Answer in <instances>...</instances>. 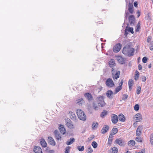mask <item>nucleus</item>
Listing matches in <instances>:
<instances>
[{
  "label": "nucleus",
  "mask_w": 153,
  "mask_h": 153,
  "mask_svg": "<svg viewBox=\"0 0 153 153\" xmlns=\"http://www.w3.org/2000/svg\"><path fill=\"white\" fill-rule=\"evenodd\" d=\"M123 79H122L121 80V82L119 84V86H121V87H122V85H123Z\"/></svg>",
  "instance_id": "obj_55"
},
{
  "label": "nucleus",
  "mask_w": 153,
  "mask_h": 153,
  "mask_svg": "<svg viewBox=\"0 0 153 153\" xmlns=\"http://www.w3.org/2000/svg\"><path fill=\"white\" fill-rule=\"evenodd\" d=\"M147 60V58L146 57H144L142 59V61L143 63H146Z\"/></svg>",
  "instance_id": "obj_50"
},
{
  "label": "nucleus",
  "mask_w": 153,
  "mask_h": 153,
  "mask_svg": "<svg viewBox=\"0 0 153 153\" xmlns=\"http://www.w3.org/2000/svg\"><path fill=\"white\" fill-rule=\"evenodd\" d=\"M126 153H130V152L128 151L127 152H126Z\"/></svg>",
  "instance_id": "obj_63"
},
{
  "label": "nucleus",
  "mask_w": 153,
  "mask_h": 153,
  "mask_svg": "<svg viewBox=\"0 0 153 153\" xmlns=\"http://www.w3.org/2000/svg\"><path fill=\"white\" fill-rule=\"evenodd\" d=\"M133 80L132 79H129L128 82V86H129V88L130 90L131 89V87L133 85Z\"/></svg>",
  "instance_id": "obj_29"
},
{
  "label": "nucleus",
  "mask_w": 153,
  "mask_h": 153,
  "mask_svg": "<svg viewBox=\"0 0 153 153\" xmlns=\"http://www.w3.org/2000/svg\"><path fill=\"white\" fill-rule=\"evenodd\" d=\"M76 114L78 118L81 120L85 121L86 120V115L82 110L78 109L76 111Z\"/></svg>",
  "instance_id": "obj_2"
},
{
  "label": "nucleus",
  "mask_w": 153,
  "mask_h": 153,
  "mask_svg": "<svg viewBox=\"0 0 153 153\" xmlns=\"http://www.w3.org/2000/svg\"><path fill=\"white\" fill-rule=\"evenodd\" d=\"M93 136H92L88 138V140L90 141V140H92L93 139Z\"/></svg>",
  "instance_id": "obj_59"
},
{
  "label": "nucleus",
  "mask_w": 153,
  "mask_h": 153,
  "mask_svg": "<svg viewBox=\"0 0 153 153\" xmlns=\"http://www.w3.org/2000/svg\"><path fill=\"white\" fill-rule=\"evenodd\" d=\"M54 134L57 139L58 140L61 139V135L59 134L57 130H55L54 131Z\"/></svg>",
  "instance_id": "obj_20"
},
{
  "label": "nucleus",
  "mask_w": 153,
  "mask_h": 153,
  "mask_svg": "<svg viewBox=\"0 0 153 153\" xmlns=\"http://www.w3.org/2000/svg\"><path fill=\"white\" fill-rule=\"evenodd\" d=\"M117 60L118 62L121 64H123L125 63V60L122 57L120 56H117L116 57Z\"/></svg>",
  "instance_id": "obj_16"
},
{
  "label": "nucleus",
  "mask_w": 153,
  "mask_h": 153,
  "mask_svg": "<svg viewBox=\"0 0 153 153\" xmlns=\"http://www.w3.org/2000/svg\"><path fill=\"white\" fill-rule=\"evenodd\" d=\"M129 14V13L128 12H126V16H125V17L126 18H127V17L128 16V15Z\"/></svg>",
  "instance_id": "obj_58"
},
{
  "label": "nucleus",
  "mask_w": 153,
  "mask_h": 153,
  "mask_svg": "<svg viewBox=\"0 0 153 153\" xmlns=\"http://www.w3.org/2000/svg\"><path fill=\"white\" fill-rule=\"evenodd\" d=\"M146 77L145 76H143L142 77V81L143 82H145L146 81Z\"/></svg>",
  "instance_id": "obj_52"
},
{
  "label": "nucleus",
  "mask_w": 153,
  "mask_h": 153,
  "mask_svg": "<svg viewBox=\"0 0 153 153\" xmlns=\"http://www.w3.org/2000/svg\"><path fill=\"white\" fill-rule=\"evenodd\" d=\"M109 64L110 67H112L115 66V64L114 60L113 59H111L109 61Z\"/></svg>",
  "instance_id": "obj_24"
},
{
  "label": "nucleus",
  "mask_w": 153,
  "mask_h": 153,
  "mask_svg": "<svg viewBox=\"0 0 153 153\" xmlns=\"http://www.w3.org/2000/svg\"><path fill=\"white\" fill-rule=\"evenodd\" d=\"M140 25L139 24V23H138L137 26V29L136 30V31H138L139 30V29H140Z\"/></svg>",
  "instance_id": "obj_54"
},
{
  "label": "nucleus",
  "mask_w": 153,
  "mask_h": 153,
  "mask_svg": "<svg viewBox=\"0 0 153 153\" xmlns=\"http://www.w3.org/2000/svg\"><path fill=\"white\" fill-rule=\"evenodd\" d=\"M137 123H134L133 124L134 125V126H135L136 125Z\"/></svg>",
  "instance_id": "obj_64"
},
{
  "label": "nucleus",
  "mask_w": 153,
  "mask_h": 153,
  "mask_svg": "<svg viewBox=\"0 0 153 153\" xmlns=\"http://www.w3.org/2000/svg\"><path fill=\"white\" fill-rule=\"evenodd\" d=\"M93 107L94 108L95 110H97L99 108V107H100L99 105H97V104L95 102H94L93 104Z\"/></svg>",
  "instance_id": "obj_30"
},
{
  "label": "nucleus",
  "mask_w": 153,
  "mask_h": 153,
  "mask_svg": "<svg viewBox=\"0 0 153 153\" xmlns=\"http://www.w3.org/2000/svg\"><path fill=\"white\" fill-rule=\"evenodd\" d=\"M150 141L151 145L153 146V134H151L150 136Z\"/></svg>",
  "instance_id": "obj_37"
},
{
  "label": "nucleus",
  "mask_w": 153,
  "mask_h": 153,
  "mask_svg": "<svg viewBox=\"0 0 153 153\" xmlns=\"http://www.w3.org/2000/svg\"><path fill=\"white\" fill-rule=\"evenodd\" d=\"M60 132L62 134H65L66 132V130L63 125H60L59 128Z\"/></svg>",
  "instance_id": "obj_12"
},
{
  "label": "nucleus",
  "mask_w": 153,
  "mask_h": 153,
  "mask_svg": "<svg viewBox=\"0 0 153 153\" xmlns=\"http://www.w3.org/2000/svg\"><path fill=\"white\" fill-rule=\"evenodd\" d=\"M40 143L42 146L44 147H45L47 146V143L44 139H41Z\"/></svg>",
  "instance_id": "obj_21"
},
{
  "label": "nucleus",
  "mask_w": 153,
  "mask_h": 153,
  "mask_svg": "<svg viewBox=\"0 0 153 153\" xmlns=\"http://www.w3.org/2000/svg\"><path fill=\"white\" fill-rule=\"evenodd\" d=\"M135 144V141L134 140H131L128 141V145L129 146H134Z\"/></svg>",
  "instance_id": "obj_32"
},
{
  "label": "nucleus",
  "mask_w": 153,
  "mask_h": 153,
  "mask_svg": "<svg viewBox=\"0 0 153 153\" xmlns=\"http://www.w3.org/2000/svg\"><path fill=\"white\" fill-rule=\"evenodd\" d=\"M143 128L142 126H139L136 131V135L137 136H140L142 134V131Z\"/></svg>",
  "instance_id": "obj_7"
},
{
  "label": "nucleus",
  "mask_w": 153,
  "mask_h": 153,
  "mask_svg": "<svg viewBox=\"0 0 153 153\" xmlns=\"http://www.w3.org/2000/svg\"><path fill=\"white\" fill-rule=\"evenodd\" d=\"M133 6L132 4L130 3L128 4V10L130 13H132L133 12Z\"/></svg>",
  "instance_id": "obj_23"
},
{
  "label": "nucleus",
  "mask_w": 153,
  "mask_h": 153,
  "mask_svg": "<svg viewBox=\"0 0 153 153\" xmlns=\"http://www.w3.org/2000/svg\"><path fill=\"white\" fill-rule=\"evenodd\" d=\"M134 109L135 111H138L139 109V106L138 105L136 104L134 107Z\"/></svg>",
  "instance_id": "obj_45"
},
{
  "label": "nucleus",
  "mask_w": 153,
  "mask_h": 153,
  "mask_svg": "<svg viewBox=\"0 0 153 153\" xmlns=\"http://www.w3.org/2000/svg\"><path fill=\"white\" fill-rule=\"evenodd\" d=\"M151 67V64H150L149 65H148V67L149 68H150Z\"/></svg>",
  "instance_id": "obj_62"
},
{
  "label": "nucleus",
  "mask_w": 153,
  "mask_h": 153,
  "mask_svg": "<svg viewBox=\"0 0 153 153\" xmlns=\"http://www.w3.org/2000/svg\"><path fill=\"white\" fill-rule=\"evenodd\" d=\"M112 77L114 80L117 79L119 77L120 75V72L119 71H115V70L112 68Z\"/></svg>",
  "instance_id": "obj_4"
},
{
  "label": "nucleus",
  "mask_w": 153,
  "mask_h": 153,
  "mask_svg": "<svg viewBox=\"0 0 153 153\" xmlns=\"http://www.w3.org/2000/svg\"><path fill=\"white\" fill-rule=\"evenodd\" d=\"M134 6L135 7H137V2H135L134 3Z\"/></svg>",
  "instance_id": "obj_60"
},
{
  "label": "nucleus",
  "mask_w": 153,
  "mask_h": 153,
  "mask_svg": "<svg viewBox=\"0 0 153 153\" xmlns=\"http://www.w3.org/2000/svg\"><path fill=\"white\" fill-rule=\"evenodd\" d=\"M128 96L127 94H124L123 95V97L122 98V100H125L127 99V98H128Z\"/></svg>",
  "instance_id": "obj_49"
},
{
  "label": "nucleus",
  "mask_w": 153,
  "mask_h": 153,
  "mask_svg": "<svg viewBox=\"0 0 153 153\" xmlns=\"http://www.w3.org/2000/svg\"><path fill=\"white\" fill-rule=\"evenodd\" d=\"M134 119L136 122H140L142 120V116L140 113H137L134 117Z\"/></svg>",
  "instance_id": "obj_6"
},
{
  "label": "nucleus",
  "mask_w": 153,
  "mask_h": 153,
  "mask_svg": "<svg viewBox=\"0 0 153 153\" xmlns=\"http://www.w3.org/2000/svg\"><path fill=\"white\" fill-rule=\"evenodd\" d=\"M107 111L105 110H104L102 112L101 114V117L102 118L106 116L107 114Z\"/></svg>",
  "instance_id": "obj_35"
},
{
  "label": "nucleus",
  "mask_w": 153,
  "mask_h": 153,
  "mask_svg": "<svg viewBox=\"0 0 153 153\" xmlns=\"http://www.w3.org/2000/svg\"><path fill=\"white\" fill-rule=\"evenodd\" d=\"M128 19L130 24L131 25H133L135 22V18L134 16L133 15L130 16Z\"/></svg>",
  "instance_id": "obj_19"
},
{
  "label": "nucleus",
  "mask_w": 153,
  "mask_h": 153,
  "mask_svg": "<svg viewBox=\"0 0 153 153\" xmlns=\"http://www.w3.org/2000/svg\"><path fill=\"white\" fill-rule=\"evenodd\" d=\"M128 27H126L125 30V35H127L128 34Z\"/></svg>",
  "instance_id": "obj_53"
},
{
  "label": "nucleus",
  "mask_w": 153,
  "mask_h": 153,
  "mask_svg": "<svg viewBox=\"0 0 153 153\" xmlns=\"http://www.w3.org/2000/svg\"><path fill=\"white\" fill-rule=\"evenodd\" d=\"M121 45L120 43H118L115 45L113 48V51L114 52H118L121 48Z\"/></svg>",
  "instance_id": "obj_8"
},
{
  "label": "nucleus",
  "mask_w": 153,
  "mask_h": 153,
  "mask_svg": "<svg viewBox=\"0 0 153 153\" xmlns=\"http://www.w3.org/2000/svg\"><path fill=\"white\" fill-rule=\"evenodd\" d=\"M109 128V127L108 126L105 125L102 128L101 130V133H105L108 130Z\"/></svg>",
  "instance_id": "obj_17"
},
{
  "label": "nucleus",
  "mask_w": 153,
  "mask_h": 153,
  "mask_svg": "<svg viewBox=\"0 0 153 153\" xmlns=\"http://www.w3.org/2000/svg\"><path fill=\"white\" fill-rule=\"evenodd\" d=\"M128 32H130L131 33H134L133 29L132 27H128Z\"/></svg>",
  "instance_id": "obj_43"
},
{
  "label": "nucleus",
  "mask_w": 153,
  "mask_h": 153,
  "mask_svg": "<svg viewBox=\"0 0 153 153\" xmlns=\"http://www.w3.org/2000/svg\"><path fill=\"white\" fill-rule=\"evenodd\" d=\"M122 88V87L121 86H119L117 87L115 89V94L117 93L118 92L120 91V90H121Z\"/></svg>",
  "instance_id": "obj_36"
},
{
  "label": "nucleus",
  "mask_w": 153,
  "mask_h": 153,
  "mask_svg": "<svg viewBox=\"0 0 153 153\" xmlns=\"http://www.w3.org/2000/svg\"><path fill=\"white\" fill-rule=\"evenodd\" d=\"M85 97L89 101H91L93 100V98L91 94L87 93L85 94Z\"/></svg>",
  "instance_id": "obj_18"
},
{
  "label": "nucleus",
  "mask_w": 153,
  "mask_h": 153,
  "mask_svg": "<svg viewBox=\"0 0 153 153\" xmlns=\"http://www.w3.org/2000/svg\"><path fill=\"white\" fill-rule=\"evenodd\" d=\"M118 131V129L117 128H114L112 130V132L111 134H112L113 135L117 133Z\"/></svg>",
  "instance_id": "obj_34"
},
{
  "label": "nucleus",
  "mask_w": 153,
  "mask_h": 153,
  "mask_svg": "<svg viewBox=\"0 0 153 153\" xmlns=\"http://www.w3.org/2000/svg\"><path fill=\"white\" fill-rule=\"evenodd\" d=\"M70 147L68 146L65 149V153H69L70 152Z\"/></svg>",
  "instance_id": "obj_44"
},
{
  "label": "nucleus",
  "mask_w": 153,
  "mask_h": 153,
  "mask_svg": "<svg viewBox=\"0 0 153 153\" xmlns=\"http://www.w3.org/2000/svg\"><path fill=\"white\" fill-rule=\"evenodd\" d=\"M69 114H70V117L71 119L73 120L76 119V117L74 112L71 111L69 112Z\"/></svg>",
  "instance_id": "obj_25"
},
{
  "label": "nucleus",
  "mask_w": 153,
  "mask_h": 153,
  "mask_svg": "<svg viewBox=\"0 0 153 153\" xmlns=\"http://www.w3.org/2000/svg\"><path fill=\"white\" fill-rule=\"evenodd\" d=\"M113 135L112 134H110L108 139V142L110 143V142H111L112 140V138Z\"/></svg>",
  "instance_id": "obj_38"
},
{
  "label": "nucleus",
  "mask_w": 153,
  "mask_h": 153,
  "mask_svg": "<svg viewBox=\"0 0 153 153\" xmlns=\"http://www.w3.org/2000/svg\"><path fill=\"white\" fill-rule=\"evenodd\" d=\"M143 151H144L143 150V151H142L141 152H136L135 153H144V152H143Z\"/></svg>",
  "instance_id": "obj_61"
},
{
  "label": "nucleus",
  "mask_w": 153,
  "mask_h": 153,
  "mask_svg": "<svg viewBox=\"0 0 153 153\" xmlns=\"http://www.w3.org/2000/svg\"><path fill=\"white\" fill-rule=\"evenodd\" d=\"M46 152L47 153H54V151L53 150H49L47 149L46 150Z\"/></svg>",
  "instance_id": "obj_48"
},
{
  "label": "nucleus",
  "mask_w": 153,
  "mask_h": 153,
  "mask_svg": "<svg viewBox=\"0 0 153 153\" xmlns=\"http://www.w3.org/2000/svg\"><path fill=\"white\" fill-rule=\"evenodd\" d=\"M139 75V72L138 71H136L135 72V76L134 77V79L136 81L138 79Z\"/></svg>",
  "instance_id": "obj_33"
},
{
  "label": "nucleus",
  "mask_w": 153,
  "mask_h": 153,
  "mask_svg": "<svg viewBox=\"0 0 153 153\" xmlns=\"http://www.w3.org/2000/svg\"><path fill=\"white\" fill-rule=\"evenodd\" d=\"M75 141V139L74 138H71L66 142V144L69 145L72 144Z\"/></svg>",
  "instance_id": "obj_22"
},
{
  "label": "nucleus",
  "mask_w": 153,
  "mask_h": 153,
  "mask_svg": "<svg viewBox=\"0 0 153 153\" xmlns=\"http://www.w3.org/2000/svg\"><path fill=\"white\" fill-rule=\"evenodd\" d=\"M118 149L116 147L112 148L110 150V153H117Z\"/></svg>",
  "instance_id": "obj_28"
},
{
  "label": "nucleus",
  "mask_w": 153,
  "mask_h": 153,
  "mask_svg": "<svg viewBox=\"0 0 153 153\" xmlns=\"http://www.w3.org/2000/svg\"><path fill=\"white\" fill-rule=\"evenodd\" d=\"M141 88L140 87H138L137 88V94H139L140 93V91H141Z\"/></svg>",
  "instance_id": "obj_47"
},
{
  "label": "nucleus",
  "mask_w": 153,
  "mask_h": 153,
  "mask_svg": "<svg viewBox=\"0 0 153 153\" xmlns=\"http://www.w3.org/2000/svg\"><path fill=\"white\" fill-rule=\"evenodd\" d=\"M135 140L136 141L138 142H141L142 141V139L140 136H137Z\"/></svg>",
  "instance_id": "obj_42"
},
{
  "label": "nucleus",
  "mask_w": 153,
  "mask_h": 153,
  "mask_svg": "<svg viewBox=\"0 0 153 153\" xmlns=\"http://www.w3.org/2000/svg\"><path fill=\"white\" fill-rule=\"evenodd\" d=\"M96 100L99 106L103 107L105 105V103L103 100V96H99L97 98Z\"/></svg>",
  "instance_id": "obj_3"
},
{
  "label": "nucleus",
  "mask_w": 153,
  "mask_h": 153,
  "mask_svg": "<svg viewBox=\"0 0 153 153\" xmlns=\"http://www.w3.org/2000/svg\"><path fill=\"white\" fill-rule=\"evenodd\" d=\"M116 143L121 146H123L125 144L124 140L120 138L117 139L115 140Z\"/></svg>",
  "instance_id": "obj_10"
},
{
  "label": "nucleus",
  "mask_w": 153,
  "mask_h": 153,
  "mask_svg": "<svg viewBox=\"0 0 153 153\" xmlns=\"http://www.w3.org/2000/svg\"><path fill=\"white\" fill-rule=\"evenodd\" d=\"M77 149L80 151H82L84 149V148L83 146H78L77 147Z\"/></svg>",
  "instance_id": "obj_41"
},
{
  "label": "nucleus",
  "mask_w": 153,
  "mask_h": 153,
  "mask_svg": "<svg viewBox=\"0 0 153 153\" xmlns=\"http://www.w3.org/2000/svg\"><path fill=\"white\" fill-rule=\"evenodd\" d=\"M106 86L109 87H112L114 85V82L111 78L107 79L105 83Z\"/></svg>",
  "instance_id": "obj_5"
},
{
  "label": "nucleus",
  "mask_w": 153,
  "mask_h": 153,
  "mask_svg": "<svg viewBox=\"0 0 153 153\" xmlns=\"http://www.w3.org/2000/svg\"><path fill=\"white\" fill-rule=\"evenodd\" d=\"M66 125L69 128L73 129L74 128V126L73 123L70 120L66 121Z\"/></svg>",
  "instance_id": "obj_9"
},
{
  "label": "nucleus",
  "mask_w": 153,
  "mask_h": 153,
  "mask_svg": "<svg viewBox=\"0 0 153 153\" xmlns=\"http://www.w3.org/2000/svg\"><path fill=\"white\" fill-rule=\"evenodd\" d=\"M134 50L129 45H126L123 50V53L128 56L133 55Z\"/></svg>",
  "instance_id": "obj_1"
},
{
  "label": "nucleus",
  "mask_w": 153,
  "mask_h": 153,
  "mask_svg": "<svg viewBox=\"0 0 153 153\" xmlns=\"http://www.w3.org/2000/svg\"><path fill=\"white\" fill-rule=\"evenodd\" d=\"M76 101L77 103L79 105H82L84 103V101L82 98L79 99Z\"/></svg>",
  "instance_id": "obj_26"
},
{
  "label": "nucleus",
  "mask_w": 153,
  "mask_h": 153,
  "mask_svg": "<svg viewBox=\"0 0 153 153\" xmlns=\"http://www.w3.org/2000/svg\"><path fill=\"white\" fill-rule=\"evenodd\" d=\"M88 153H91L93 152V150L91 147L90 146L89 147L87 150Z\"/></svg>",
  "instance_id": "obj_46"
},
{
  "label": "nucleus",
  "mask_w": 153,
  "mask_h": 153,
  "mask_svg": "<svg viewBox=\"0 0 153 153\" xmlns=\"http://www.w3.org/2000/svg\"><path fill=\"white\" fill-rule=\"evenodd\" d=\"M137 17H138L140 16V12L139 11H138L137 12Z\"/></svg>",
  "instance_id": "obj_56"
},
{
  "label": "nucleus",
  "mask_w": 153,
  "mask_h": 153,
  "mask_svg": "<svg viewBox=\"0 0 153 153\" xmlns=\"http://www.w3.org/2000/svg\"><path fill=\"white\" fill-rule=\"evenodd\" d=\"M34 152L35 153H42V149L39 146H36L34 148Z\"/></svg>",
  "instance_id": "obj_14"
},
{
  "label": "nucleus",
  "mask_w": 153,
  "mask_h": 153,
  "mask_svg": "<svg viewBox=\"0 0 153 153\" xmlns=\"http://www.w3.org/2000/svg\"><path fill=\"white\" fill-rule=\"evenodd\" d=\"M152 37L151 36H149L148 37L147 39V42L148 43H149L150 42H151L150 41L151 40Z\"/></svg>",
  "instance_id": "obj_51"
},
{
  "label": "nucleus",
  "mask_w": 153,
  "mask_h": 153,
  "mask_svg": "<svg viewBox=\"0 0 153 153\" xmlns=\"http://www.w3.org/2000/svg\"><path fill=\"white\" fill-rule=\"evenodd\" d=\"M91 145L94 148H96L97 146V144L95 141H93Z\"/></svg>",
  "instance_id": "obj_39"
},
{
  "label": "nucleus",
  "mask_w": 153,
  "mask_h": 153,
  "mask_svg": "<svg viewBox=\"0 0 153 153\" xmlns=\"http://www.w3.org/2000/svg\"><path fill=\"white\" fill-rule=\"evenodd\" d=\"M119 119L121 122H124L125 121L124 116L122 114H120L119 115Z\"/></svg>",
  "instance_id": "obj_27"
},
{
  "label": "nucleus",
  "mask_w": 153,
  "mask_h": 153,
  "mask_svg": "<svg viewBox=\"0 0 153 153\" xmlns=\"http://www.w3.org/2000/svg\"><path fill=\"white\" fill-rule=\"evenodd\" d=\"M138 68L139 70H141L142 69V66L141 65L139 64L138 66Z\"/></svg>",
  "instance_id": "obj_57"
},
{
  "label": "nucleus",
  "mask_w": 153,
  "mask_h": 153,
  "mask_svg": "<svg viewBox=\"0 0 153 153\" xmlns=\"http://www.w3.org/2000/svg\"><path fill=\"white\" fill-rule=\"evenodd\" d=\"M48 141L51 145L53 146H54L56 145V143L54 140L51 137H48Z\"/></svg>",
  "instance_id": "obj_15"
},
{
  "label": "nucleus",
  "mask_w": 153,
  "mask_h": 153,
  "mask_svg": "<svg viewBox=\"0 0 153 153\" xmlns=\"http://www.w3.org/2000/svg\"><path fill=\"white\" fill-rule=\"evenodd\" d=\"M98 126V124L97 122H94L93 123L92 126V129H94L97 128Z\"/></svg>",
  "instance_id": "obj_31"
},
{
  "label": "nucleus",
  "mask_w": 153,
  "mask_h": 153,
  "mask_svg": "<svg viewBox=\"0 0 153 153\" xmlns=\"http://www.w3.org/2000/svg\"><path fill=\"white\" fill-rule=\"evenodd\" d=\"M113 92L111 90H108L107 91L106 95L109 99H111L113 98L112 96L114 95Z\"/></svg>",
  "instance_id": "obj_13"
},
{
  "label": "nucleus",
  "mask_w": 153,
  "mask_h": 153,
  "mask_svg": "<svg viewBox=\"0 0 153 153\" xmlns=\"http://www.w3.org/2000/svg\"><path fill=\"white\" fill-rule=\"evenodd\" d=\"M149 43V47L150 50H153V41L150 42Z\"/></svg>",
  "instance_id": "obj_40"
},
{
  "label": "nucleus",
  "mask_w": 153,
  "mask_h": 153,
  "mask_svg": "<svg viewBox=\"0 0 153 153\" xmlns=\"http://www.w3.org/2000/svg\"><path fill=\"white\" fill-rule=\"evenodd\" d=\"M118 120V117L117 115L113 114L111 117V121L112 122L114 123H116Z\"/></svg>",
  "instance_id": "obj_11"
}]
</instances>
